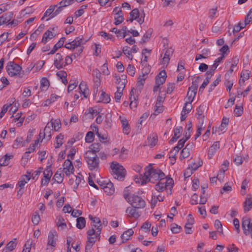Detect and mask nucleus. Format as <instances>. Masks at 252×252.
<instances>
[{
    "mask_svg": "<svg viewBox=\"0 0 252 252\" xmlns=\"http://www.w3.org/2000/svg\"><path fill=\"white\" fill-rule=\"evenodd\" d=\"M165 175L158 168H154L152 167L151 164L145 168V172L144 173V177H142L141 184H146L148 181L152 183H155L157 181L164 180Z\"/></svg>",
    "mask_w": 252,
    "mask_h": 252,
    "instance_id": "f257e3e1",
    "label": "nucleus"
},
{
    "mask_svg": "<svg viewBox=\"0 0 252 252\" xmlns=\"http://www.w3.org/2000/svg\"><path fill=\"white\" fill-rule=\"evenodd\" d=\"M112 174L115 179L123 181L126 175V170L124 167L117 161H113L110 164Z\"/></svg>",
    "mask_w": 252,
    "mask_h": 252,
    "instance_id": "f03ea898",
    "label": "nucleus"
},
{
    "mask_svg": "<svg viewBox=\"0 0 252 252\" xmlns=\"http://www.w3.org/2000/svg\"><path fill=\"white\" fill-rule=\"evenodd\" d=\"M125 199L130 203L132 207L137 208L141 209L145 207L146 202L145 200L140 196L132 194L129 196L128 193H125L124 194Z\"/></svg>",
    "mask_w": 252,
    "mask_h": 252,
    "instance_id": "7ed1b4c3",
    "label": "nucleus"
},
{
    "mask_svg": "<svg viewBox=\"0 0 252 252\" xmlns=\"http://www.w3.org/2000/svg\"><path fill=\"white\" fill-rule=\"evenodd\" d=\"M84 158L90 170H94L98 167L99 160L97 155H91V152H86L84 154Z\"/></svg>",
    "mask_w": 252,
    "mask_h": 252,
    "instance_id": "20e7f679",
    "label": "nucleus"
},
{
    "mask_svg": "<svg viewBox=\"0 0 252 252\" xmlns=\"http://www.w3.org/2000/svg\"><path fill=\"white\" fill-rule=\"evenodd\" d=\"M5 69L8 75L11 77L16 76H18L20 77H22V76L20 75L22 67L15 63L13 61L8 62Z\"/></svg>",
    "mask_w": 252,
    "mask_h": 252,
    "instance_id": "39448f33",
    "label": "nucleus"
},
{
    "mask_svg": "<svg viewBox=\"0 0 252 252\" xmlns=\"http://www.w3.org/2000/svg\"><path fill=\"white\" fill-rule=\"evenodd\" d=\"M96 231L94 229V227H92L87 232V241L85 246V252H88L90 251L94 244L96 241V238L99 239L97 236H96Z\"/></svg>",
    "mask_w": 252,
    "mask_h": 252,
    "instance_id": "423d86ee",
    "label": "nucleus"
},
{
    "mask_svg": "<svg viewBox=\"0 0 252 252\" xmlns=\"http://www.w3.org/2000/svg\"><path fill=\"white\" fill-rule=\"evenodd\" d=\"M173 186V180L171 178H165L164 180H160L155 185V189L158 192L163 191L165 189H169V194H171V189Z\"/></svg>",
    "mask_w": 252,
    "mask_h": 252,
    "instance_id": "0eeeda50",
    "label": "nucleus"
},
{
    "mask_svg": "<svg viewBox=\"0 0 252 252\" xmlns=\"http://www.w3.org/2000/svg\"><path fill=\"white\" fill-rule=\"evenodd\" d=\"M89 219L92 221L91 226L96 229V236L100 237L101 231L102 228L100 219L96 217H93L92 215L89 216Z\"/></svg>",
    "mask_w": 252,
    "mask_h": 252,
    "instance_id": "6e6552de",
    "label": "nucleus"
},
{
    "mask_svg": "<svg viewBox=\"0 0 252 252\" xmlns=\"http://www.w3.org/2000/svg\"><path fill=\"white\" fill-rule=\"evenodd\" d=\"M63 166V171L67 176H69L71 174L73 173L74 167L69 159L68 158L64 161Z\"/></svg>",
    "mask_w": 252,
    "mask_h": 252,
    "instance_id": "1a4fd4ad",
    "label": "nucleus"
},
{
    "mask_svg": "<svg viewBox=\"0 0 252 252\" xmlns=\"http://www.w3.org/2000/svg\"><path fill=\"white\" fill-rule=\"evenodd\" d=\"M54 65L58 69L63 68L64 66L63 57L59 53H57L55 56Z\"/></svg>",
    "mask_w": 252,
    "mask_h": 252,
    "instance_id": "9d476101",
    "label": "nucleus"
},
{
    "mask_svg": "<svg viewBox=\"0 0 252 252\" xmlns=\"http://www.w3.org/2000/svg\"><path fill=\"white\" fill-rule=\"evenodd\" d=\"M43 175L44 178L42 179L41 181L42 186L47 185L49 183L50 180V178L52 175V170L49 167H48L43 172Z\"/></svg>",
    "mask_w": 252,
    "mask_h": 252,
    "instance_id": "9b49d317",
    "label": "nucleus"
},
{
    "mask_svg": "<svg viewBox=\"0 0 252 252\" xmlns=\"http://www.w3.org/2000/svg\"><path fill=\"white\" fill-rule=\"evenodd\" d=\"M57 237V232L55 230H51L48 237V246H51L53 247L56 245V240Z\"/></svg>",
    "mask_w": 252,
    "mask_h": 252,
    "instance_id": "f8f14e48",
    "label": "nucleus"
},
{
    "mask_svg": "<svg viewBox=\"0 0 252 252\" xmlns=\"http://www.w3.org/2000/svg\"><path fill=\"white\" fill-rule=\"evenodd\" d=\"M167 75L165 70H161L156 77V84L161 85L163 84L166 80Z\"/></svg>",
    "mask_w": 252,
    "mask_h": 252,
    "instance_id": "ddd939ff",
    "label": "nucleus"
},
{
    "mask_svg": "<svg viewBox=\"0 0 252 252\" xmlns=\"http://www.w3.org/2000/svg\"><path fill=\"white\" fill-rule=\"evenodd\" d=\"M220 148V143L219 141L215 142L210 147L208 152V157L211 159L215 155L217 151Z\"/></svg>",
    "mask_w": 252,
    "mask_h": 252,
    "instance_id": "4468645a",
    "label": "nucleus"
},
{
    "mask_svg": "<svg viewBox=\"0 0 252 252\" xmlns=\"http://www.w3.org/2000/svg\"><path fill=\"white\" fill-rule=\"evenodd\" d=\"M125 88V83L122 82L121 84L117 87V91L115 93V99L117 102H119L123 95V91Z\"/></svg>",
    "mask_w": 252,
    "mask_h": 252,
    "instance_id": "2eb2a0df",
    "label": "nucleus"
},
{
    "mask_svg": "<svg viewBox=\"0 0 252 252\" xmlns=\"http://www.w3.org/2000/svg\"><path fill=\"white\" fill-rule=\"evenodd\" d=\"M52 30H55V28H50L43 34L42 42L45 44L47 42L48 39H52L55 36V34L52 32Z\"/></svg>",
    "mask_w": 252,
    "mask_h": 252,
    "instance_id": "dca6fc26",
    "label": "nucleus"
},
{
    "mask_svg": "<svg viewBox=\"0 0 252 252\" xmlns=\"http://www.w3.org/2000/svg\"><path fill=\"white\" fill-rule=\"evenodd\" d=\"M252 208V197L248 195L244 202V211L245 212L249 211Z\"/></svg>",
    "mask_w": 252,
    "mask_h": 252,
    "instance_id": "f3484780",
    "label": "nucleus"
},
{
    "mask_svg": "<svg viewBox=\"0 0 252 252\" xmlns=\"http://www.w3.org/2000/svg\"><path fill=\"white\" fill-rule=\"evenodd\" d=\"M101 145L98 143H94L89 147L90 150L87 152L91 153V155H96V153L99 152L101 149Z\"/></svg>",
    "mask_w": 252,
    "mask_h": 252,
    "instance_id": "a211bd4d",
    "label": "nucleus"
},
{
    "mask_svg": "<svg viewBox=\"0 0 252 252\" xmlns=\"http://www.w3.org/2000/svg\"><path fill=\"white\" fill-rule=\"evenodd\" d=\"M201 54L196 55L195 61H197L201 59H206L210 54V50L208 48H204L201 51Z\"/></svg>",
    "mask_w": 252,
    "mask_h": 252,
    "instance_id": "6ab92c4d",
    "label": "nucleus"
},
{
    "mask_svg": "<svg viewBox=\"0 0 252 252\" xmlns=\"http://www.w3.org/2000/svg\"><path fill=\"white\" fill-rule=\"evenodd\" d=\"M13 13L12 12H7L0 17V23L2 24H6L10 21L12 18Z\"/></svg>",
    "mask_w": 252,
    "mask_h": 252,
    "instance_id": "aec40b11",
    "label": "nucleus"
},
{
    "mask_svg": "<svg viewBox=\"0 0 252 252\" xmlns=\"http://www.w3.org/2000/svg\"><path fill=\"white\" fill-rule=\"evenodd\" d=\"M136 209V208L133 207H127L126 209V212L128 214V216L129 217H132L136 219L140 217V214Z\"/></svg>",
    "mask_w": 252,
    "mask_h": 252,
    "instance_id": "412c9836",
    "label": "nucleus"
},
{
    "mask_svg": "<svg viewBox=\"0 0 252 252\" xmlns=\"http://www.w3.org/2000/svg\"><path fill=\"white\" fill-rule=\"evenodd\" d=\"M52 128V124L48 122L44 129V138L46 137L48 140L51 139V131H53Z\"/></svg>",
    "mask_w": 252,
    "mask_h": 252,
    "instance_id": "4be33fe9",
    "label": "nucleus"
},
{
    "mask_svg": "<svg viewBox=\"0 0 252 252\" xmlns=\"http://www.w3.org/2000/svg\"><path fill=\"white\" fill-rule=\"evenodd\" d=\"M133 233L134 232L132 229H128L125 231L121 236L122 243H124L129 240L130 237L133 234Z\"/></svg>",
    "mask_w": 252,
    "mask_h": 252,
    "instance_id": "5701e85b",
    "label": "nucleus"
},
{
    "mask_svg": "<svg viewBox=\"0 0 252 252\" xmlns=\"http://www.w3.org/2000/svg\"><path fill=\"white\" fill-rule=\"evenodd\" d=\"M206 109V106L204 104H201L196 108V118L199 119L202 117V119L204 118L203 113Z\"/></svg>",
    "mask_w": 252,
    "mask_h": 252,
    "instance_id": "b1692460",
    "label": "nucleus"
},
{
    "mask_svg": "<svg viewBox=\"0 0 252 252\" xmlns=\"http://www.w3.org/2000/svg\"><path fill=\"white\" fill-rule=\"evenodd\" d=\"M103 190L107 195L113 194L115 191L113 184L111 182H108L106 187L104 188Z\"/></svg>",
    "mask_w": 252,
    "mask_h": 252,
    "instance_id": "393cba45",
    "label": "nucleus"
},
{
    "mask_svg": "<svg viewBox=\"0 0 252 252\" xmlns=\"http://www.w3.org/2000/svg\"><path fill=\"white\" fill-rule=\"evenodd\" d=\"M86 42V41L84 40L82 36H78L71 42L72 45L74 46V48H76L80 46L81 44H84Z\"/></svg>",
    "mask_w": 252,
    "mask_h": 252,
    "instance_id": "a878e982",
    "label": "nucleus"
},
{
    "mask_svg": "<svg viewBox=\"0 0 252 252\" xmlns=\"http://www.w3.org/2000/svg\"><path fill=\"white\" fill-rule=\"evenodd\" d=\"M30 175L22 176L20 181L18 182V187L21 188V189H23L25 185L30 181Z\"/></svg>",
    "mask_w": 252,
    "mask_h": 252,
    "instance_id": "bb28decb",
    "label": "nucleus"
},
{
    "mask_svg": "<svg viewBox=\"0 0 252 252\" xmlns=\"http://www.w3.org/2000/svg\"><path fill=\"white\" fill-rule=\"evenodd\" d=\"M12 155L8 156L7 154L5 155L0 159V166L8 165L10 159L12 158Z\"/></svg>",
    "mask_w": 252,
    "mask_h": 252,
    "instance_id": "cd10ccee",
    "label": "nucleus"
},
{
    "mask_svg": "<svg viewBox=\"0 0 252 252\" xmlns=\"http://www.w3.org/2000/svg\"><path fill=\"white\" fill-rule=\"evenodd\" d=\"M222 24L223 23L220 20H217L212 27V32L217 33L220 31L221 30Z\"/></svg>",
    "mask_w": 252,
    "mask_h": 252,
    "instance_id": "c85d7f7f",
    "label": "nucleus"
},
{
    "mask_svg": "<svg viewBox=\"0 0 252 252\" xmlns=\"http://www.w3.org/2000/svg\"><path fill=\"white\" fill-rule=\"evenodd\" d=\"M76 227L80 229L84 228L86 226V220L84 217H79L76 220Z\"/></svg>",
    "mask_w": 252,
    "mask_h": 252,
    "instance_id": "c756f323",
    "label": "nucleus"
},
{
    "mask_svg": "<svg viewBox=\"0 0 252 252\" xmlns=\"http://www.w3.org/2000/svg\"><path fill=\"white\" fill-rule=\"evenodd\" d=\"M49 123L52 124V127H54L55 131H58L61 127V122L59 119L54 120L52 119Z\"/></svg>",
    "mask_w": 252,
    "mask_h": 252,
    "instance_id": "7c9ffc66",
    "label": "nucleus"
},
{
    "mask_svg": "<svg viewBox=\"0 0 252 252\" xmlns=\"http://www.w3.org/2000/svg\"><path fill=\"white\" fill-rule=\"evenodd\" d=\"M152 32L153 31L152 29H149L148 31L144 34L140 43L141 44L146 43L151 38Z\"/></svg>",
    "mask_w": 252,
    "mask_h": 252,
    "instance_id": "2f4dec72",
    "label": "nucleus"
},
{
    "mask_svg": "<svg viewBox=\"0 0 252 252\" xmlns=\"http://www.w3.org/2000/svg\"><path fill=\"white\" fill-rule=\"evenodd\" d=\"M93 75L94 77H96V79H94V81L95 82L96 85L100 84V77L101 76V73L99 70L97 69H94L93 71Z\"/></svg>",
    "mask_w": 252,
    "mask_h": 252,
    "instance_id": "473e14b6",
    "label": "nucleus"
},
{
    "mask_svg": "<svg viewBox=\"0 0 252 252\" xmlns=\"http://www.w3.org/2000/svg\"><path fill=\"white\" fill-rule=\"evenodd\" d=\"M224 58V56H221V57L217 58L216 60H215V61H214V64L210 67V70L214 72V71L215 70V69L218 66L219 63L222 62V60Z\"/></svg>",
    "mask_w": 252,
    "mask_h": 252,
    "instance_id": "72a5a7b5",
    "label": "nucleus"
},
{
    "mask_svg": "<svg viewBox=\"0 0 252 252\" xmlns=\"http://www.w3.org/2000/svg\"><path fill=\"white\" fill-rule=\"evenodd\" d=\"M229 122L228 118L226 117H223L222 118L220 126L219 127V129L220 131H222L225 129L226 126H228Z\"/></svg>",
    "mask_w": 252,
    "mask_h": 252,
    "instance_id": "f704fd0d",
    "label": "nucleus"
},
{
    "mask_svg": "<svg viewBox=\"0 0 252 252\" xmlns=\"http://www.w3.org/2000/svg\"><path fill=\"white\" fill-rule=\"evenodd\" d=\"M57 7V4L51 5L49 7V8L44 13L43 17L41 18V20H43L44 18V17H48L50 15L51 16L52 15L53 13L54 12L55 8H56Z\"/></svg>",
    "mask_w": 252,
    "mask_h": 252,
    "instance_id": "c9c22d12",
    "label": "nucleus"
},
{
    "mask_svg": "<svg viewBox=\"0 0 252 252\" xmlns=\"http://www.w3.org/2000/svg\"><path fill=\"white\" fill-rule=\"evenodd\" d=\"M49 82L48 80L46 78L41 79L40 82V89L41 91L46 90L49 86Z\"/></svg>",
    "mask_w": 252,
    "mask_h": 252,
    "instance_id": "e433bc0d",
    "label": "nucleus"
},
{
    "mask_svg": "<svg viewBox=\"0 0 252 252\" xmlns=\"http://www.w3.org/2000/svg\"><path fill=\"white\" fill-rule=\"evenodd\" d=\"M26 142L23 141V139L22 137H17L15 140L14 141V143L13 145V147L14 148H18L19 145L21 144H22V147H24L25 146Z\"/></svg>",
    "mask_w": 252,
    "mask_h": 252,
    "instance_id": "4c0bfd02",
    "label": "nucleus"
},
{
    "mask_svg": "<svg viewBox=\"0 0 252 252\" xmlns=\"http://www.w3.org/2000/svg\"><path fill=\"white\" fill-rule=\"evenodd\" d=\"M100 99L101 101L106 103H109L111 100L110 96L103 91L101 92Z\"/></svg>",
    "mask_w": 252,
    "mask_h": 252,
    "instance_id": "58836bf2",
    "label": "nucleus"
},
{
    "mask_svg": "<svg viewBox=\"0 0 252 252\" xmlns=\"http://www.w3.org/2000/svg\"><path fill=\"white\" fill-rule=\"evenodd\" d=\"M132 94H133V91L132 90L130 91V94L131 96L130 97V103L129 104V107L131 109H132V108H136L137 107V101L136 100V98H135L134 96H133V98L132 97Z\"/></svg>",
    "mask_w": 252,
    "mask_h": 252,
    "instance_id": "ea45409f",
    "label": "nucleus"
},
{
    "mask_svg": "<svg viewBox=\"0 0 252 252\" xmlns=\"http://www.w3.org/2000/svg\"><path fill=\"white\" fill-rule=\"evenodd\" d=\"M63 175L61 173H59V171H58L55 174L53 179L55 180L58 184H61L63 181Z\"/></svg>",
    "mask_w": 252,
    "mask_h": 252,
    "instance_id": "a19ab883",
    "label": "nucleus"
},
{
    "mask_svg": "<svg viewBox=\"0 0 252 252\" xmlns=\"http://www.w3.org/2000/svg\"><path fill=\"white\" fill-rule=\"evenodd\" d=\"M221 80V76L219 75L216 79L210 85L209 88V92H212L215 88V87L219 84Z\"/></svg>",
    "mask_w": 252,
    "mask_h": 252,
    "instance_id": "79ce46f5",
    "label": "nucleus"
},
{
    "mask_svg": "<svg viewBox=\"0 0 252 252\" xmlns=\"http://www.w3.org/2000/svg\"><path fill=\"white\" fill-rule=\"evenodd\" d=\"M56 139L57 145L55 146V148H59L63 144V135L62 133L59 134L56 137Z\"/></svg>",
    "mask_w": 252,
    "mask_h": 252,
    "instance_id": "37998d69",
    "label": "nucleus"
},
{
    "mask_svg": "<svg viewBox=\"0 0 252 252\" xmlns=\"http://www.w3.org/2000/svg\"><path fill=\"white\" fill-rule=\"evenodd\" d=\"M112 121L111 118V115L107 114L104 122V126L106 128H109L112 126Z\"/></svg>",
    "mask_w": 252,
    "mask_h": 252,
    "instance_id": "c03bdc74",
    "label": "nucleus"
},
{
    "mask_svg": "<svg viewBox=\"0 0 252 252\" xmlns=\"http://www.w3.org/2000/svg\"><path fill=\"white\" fill-rule=\"evenodd\" d=\"M57 220V225L58 227H62L63 229L66 227V224L64 222V220L62 217L58 216Z\"/></svg>",
    "mask_w": 252,
    "mask_h": 252,
    "instance_id": "a18cd8bd",
    "label": "nucleus"
},
{
    "mask_svg": "<svg viewBox=\"0 0 252 252\" xmlns=\"http://www.w3.org/2000/svg\"><path fill=\"white\" fill-rule=\"evenodd\" d=\"M94 135L93 132L91 131L88 132L85 137L86 142L87 143H91L94 141Z\"/></svg>",
    "mask_w": 252,
    "mask_h": 252,
    "instance_id": "49530a36",
    "label": "nucleus"
},
{
    "mask_svg": "<svg viewBox=\"0 0 252 252\" xmlns=\"http://www.w3.org/2000/svg\"><path fill=\"white\" fill-rule=\"evenodd\" d=\"M243 112V107L242 106L235 105V108L234 110V113L237 117H239L242 115Z\"/></svg>",
    "mask_w": 252,
    "mask_h": 252,
    "instance_id": "de8ad7c7",
    "label": "nucleus"
},
{
    "mask_svg": "<svg viewBox=\"0 0 252 252\" xmlns=\"http://www.w3.org/2000/svg\"><path fill=\"white\" fill-rule=\"evenodd\" d=\"M203 124V120H202L200 125L199 126H198L197 127L196 133V134L195 135V140H196L201 135L202 130L204 128Z\"/></svg>",
    "mask_w": 252,
    "mask_h": 252,
    "instance_id": "09e8293b",
    "label": "nucleus"
},
{
    "mask_svg": "<svg viewBox=\"0 0 252 252\" xmlns=\"http://www.w3.org/2000/svg\"><path fill=\"white\" fill-rule=\"evenodd\" d=\"M189 151L188 150V148H184L181 152L180 156V159L182 160L189 157Z\"/></svg>",
    "mask_w": 252,
    "mask_h": 252,
    "instance_id": "8fccbe9b",
    "label": "nucleus"
},
{
    "mask_svg": "<svg viewBox=\"0 0 252 252\" xmlns=\"http://www.w3.org/2000/svg\"><path fill=\"white\" fill-rule=\"evenodd\" d=\"M140 13L138 9H133L130 13L129 16L134 20H136L140 16Z\"/></svg>",
    "mask_w": 252,
    "mask_h": 252,
    "instance_id": "3c124183",
    "label": "nucleus"
},
{
    "mask_svg": "<svg viewBox=\"0 0 252 252\" xmlns=\"http://www.w3.org/2000/svg\"><path fill=\"white\" fill-rule=\"evenodd\" d=\"M232 61L233 63L231 64V67L229 69V70H228L227 71V73L229 74H231L233 71V68L234 67L236 66L239 61V59L237 57H235L234 58H233Z\"/></svg>",
    "mask_w": 252,
    "mask_h": 252,
    "instance_id": "603ef678",
    "label": "nucleus"
},
{
    "mask_svg": "<svg viewBox=\"0 0 252 252\" xmlns=\"http://www.w3.org/2000/svg\"><path fill=\"white\" fill-rule=\"evenodd\" d=\"M123 52L129 59L130 60H132L133 56L131 52L129 50V47L128 46H125L123 48Z\"/></svg>",
    "mask_w": 252,
    "mask_h": 252,
    "instance_id": "864d4df0",
    "label": "nucleus"
},
{
    "mask_svg": "<svg viewBox=\"0 0 252 252\" xmlns=\"http://www.w3.org/2000/svg\"><path fill=\"white\" fill-rule=\"evenodd\" d=\"M191 109L192 105L190 104H189V102H186L184 104L182 111H183V113L184 114H188L191 111Z\"/></svg>",
    "mask_w": 252,
    "mask_h": 252,
    "instance_id": "5fc2aeb1",
    "label": "nucleus"
},
{
    "mask_svg": "<svg viewBox=\"0 0 252 252\" xmlns=\"http://www.w3.org/2000/svg\"><path fill=\"white\" fill-rule=\"evenodd\" d=\"M40 220V218L39 214L37 212H35L32 218V223L35 225H37L39 223Z\"/></svg>",
    "mask_w": 252,
    "mask_h": 252,
    "instance_id": "6e6d98bb",
    "label": "nucleus"
},
{
    "mask_svg": "<svg viewBox=\"0 0 252 252\" xmlns=\"http://www.w3.org/2000/svg\"><path fill=\"white\" fill-rule=\"evenodd\" d=\"M65 39V38L64 37L61 38L59 41L54 45V48H55V49H56L57 51L58 49L63 47Z\"/></svg>",
    "mask_w": 252,
    "mask_h": 252,
    "instance_id": "4d7b16f0",
    "label": "nucleus"
},
{
    "mask_svg": "<svg viewBox=\"0 0 252 252\" xmlns=\"http://www.w3.org/2000/svg\"><path fill=\"white\" fill-rule=\"evenodd\" d=\"M90 114L91 115V117L92 118H94V115L96 116L98 112L97 110H94L92 107H90L88 110L86 111L85 114Z\"/></svg>",
    "mask_w": 252,
    "mask_h": 252,
    "instance_id": "13d9d810",
    "label": "nucleus"
},
{
    "mask_svg": "<svg viewBox=\"0 0 252 252\" xmlns=\"http://www.w3.org/2000/svg\"><path fill=\"white\" fill-rule=\"evenodd\" d=\"M16 246V243L13 241H11L7 244L5 248L11 252L15 248Z\"/></svg>",
    "mask_w": 252,
    "mask_h": 252,
    "instance_id": "bf43d9fd",
    "label": "nucleus"
},
{
    "mask_svg": "<svg viewBox=\"0 0 252 252\" xmlns=\"http://www.w3.org/2000/svg\"><path fill=\"white\" fill-rule=\"evenodd\" d=\"M74 1V0H62L59 2V4L63 8L71 4Z\"/></svg>",
    "mask_w": 252,
    "mask_h": 252,
    "instance_id": "052dcab7",
    "label": "nucleus"
},
{
    "mask_svg": "<svg viewBox=\"0 0 252 252\" xmlns=\"http://www.w3.org/2000/svg\"><path fill=\"white\" fill-rule=\"evenodd\" d=\"M243 159H244V158H243L241 156L237 155L234 158L233 162L236 165H240L243 163Z\"/></svg>",
    "mask_w": 252,
    "mask_h": 252,
    "instance_id": "680f3d73",
    "label": "nucleus"
},
{
    "mask_svg": "<svg viewBox=\"0 0 252 252\" xmlns=\"http://www.w3.org/2000/svg\"><path fill=\"white\" fill-rule=\"evenodd\" d=\"M57 9L55 11H54V12L53 13L52 15H51V16L48 19H47V20H48L50 19H52L54 17H55V16H56L57 15H58L63 9V7H62V6H61L60 5L59 6H58L57 7Z\"/></svg>",
    "mask_w": 252,
    "mask_h": 252,
    "instance_id": "e2e57ef3",
    "label": "nucleus"
},
{
    "mask_svg": "<svg viewBox=\"0 0 252 252\" xmlns=\"http://www.w3.org/2000/svg\"><path fill=\"white\" fill-rule=\"evenodd\" d=\"M148 140L151 147L155 146L158 141V136L155 135V136H153L152 138L148 137Z\"/></svg>",
    "mask_w": 252,
    "mask_h": 252,
    "instance_id": "0e129e2a",
    "label": "nucleus"
},
{
    "mask_svg": "<svg viewBox=\"0 0 252 252\" xmlns=\"http://www.w3.org/2000/svg\"><path fill=\"white\" fill-rule=\"evenodd\" d=\"M127 72L131 76H133L135 74V67L134 65L129 64L126 69Z\"/></svg>",
    "mask_w": 252,
    "mask_h": 252,
    "instance_id": "69168bd1",
    "label": "nucleus"
},
{
    "mask_svg": "<svg viewBox=\"0 0 252 252\" xmlns=\"http://www.w3.org/2000/svg\"><path fill=\"white\" fill-rule=\"evenodd\" d=\"M151 225V223L149 222L146 221L143 224L141 227V228L143 230H144L146 232L149 233L150 231Z\"/></svg>",
    "mask_w": 252,
    "mask_h": 252,
    "instance_id": "338daca9",
    "label": "nucleus"
},
{
    "mask_svg": "<svg viewBox=\"0 0 252 252\" xmlns=\"http://www.w3.org/2000/svg\"><path fill=\"white\" fill-rule=\"evenodd\" d=\"M250 77V72L248 70H243L241 73V78L248 80Z\"/></svg>",
    "mask_w": 252,
    "mask_h": 252,
    "instance_id": "774afa93",
    "label": "nucleus"
}]
</instances>
